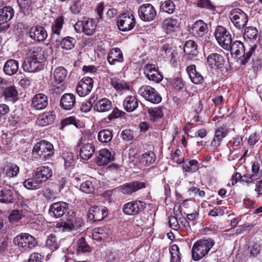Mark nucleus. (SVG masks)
Returning a JSON list of instances; mask_svg holds the SVG:
<instances>
[{"label":"nucleus","instance_id":"1","mask_svg":"<svg viewBox=\"0 0 262 262\" xmlns=\"http://www.w3.org/2000/svg\"><path fill=\"white\" fill-rule=\"evenodd\" d=\"M45 62V51L40 47L33 48L30 55L26 58L23 64L25 71L34 73L43 69Z\"/></svg>","mask_w":262,"mask_h":262},{"label":"nucleus","instance_id":"2","mask_svg":"<svg viewBox=\"0 0 262 262\" xmlns=\"http://www.w3.org/2000/svg\"><path fill=\"white\" fill-rule=\"evenodd\" d=\"M229 46L230 48L228 50L230 51L232 55H234L235 57H242L241 61V64H245L248 62L257 47L256 44L249 45L248 51L246 52L243 43L239 40L232 42Z\"/></svg>","mask_w":262,"mask_h":262},{"label":"nucleus","instance_id":"3","mask_svg":"<svg viewBox=\"0 0 262 262\" xmlns=\"http://www.w3.org/2000/svg\"><path fill=\"white\" fill-rule=\"evenodd\" d=\"M214 244L213 240L210 238L200 239L195 242L191 249L192 259L198 261L205 257Z\"/></svg>","mask_w":262,"mask_h":262},{"label":"nucleus","instance_id":"4","mask_svg":"<svg viewBox=\"0 0 262 262\" xmlns=\"http://www.w3.org/2000/svg\"><path fill=\"white\" fill-rule=\"evenodd\" d=\"M53 155V144L45 140H41L35 144L32 151V157L36 160L49 159Z\"/></svg>","mask_w":262,"mask_h":262},{"label":"nucleus","instance_id":"5","mask_svg":"<svg viewBox=\"0 0 262 262\" xmlns=\"http://www.w3.org/2000/svg\"><path fill=\"white\" fill-rule=\"evenodd\" d=\"M94 137L91 134L83 135L78 141L77 146L80 148L79 155L84 160L90 159L95 152L93 145Z\"/></svg>","mask_w":262,"mask_h":262},{"label":"nucleus","instance_id":"6","mask_svg":"<svg viewBox=\"0 0 262 262\" xmlns=\"http://www.w3.org/2000/svg\"><path fill=\"white\" fill-rule=\"evenodd\" d=\"M229 17L233 25L238 30H243L248 21V15L240 9L231 10Z\"/></svg>","mask_w":262,"mask_h":262},{"label":"nucleus","instance_id":"7","mask_svg":"<svg viewBox=\"0 0 262 262\" xmlns=\"http://www.w3.org/2000/svg\"><path fill=\"white\" fill-rule=\"evenodd\" d=\"M15 246L23 250L27 251L37 245L35 238L27 233H21L15 236L13 241Z\"/></svg>","mask_w":262,"mask_h":262},{"label":"nucleus","instance_id":"8","mask_svg":"<svg viewBox=\"0 0 262 262\" xmlns=\"http://www.w3.org/2000/svg\"><path fill=\"white\" fill-rule=\"evenodd\" d=\"M218 43L224 49L228 50L232 42L231 34L227 29L222 26H217L214 33Z\"/></svg>","mask_w":262,"mask_h":262},{"label":"nucleus","instance_id":"9","mask_svg":"<svg viewBox=\"0 0 262 262\" xmlns=\"http://www.w3.org/2000/svg\"><path fill=\"white\" fill-rule=\"evenodd\" d=\"M138 93L144 99L152 103L157 104L161 101L162 98L158 92L153 88L148 85L142 86Z\"/></svg>","mask_w":262,"mask_h":262},{"label":"nucleus","instance_id":"10","mask_svg":"<svg viewBox=\"0 0 262 262\" xmlns=\"http://www.w3.org/2000/svg\"><path fill=\"white\" fill-rule=\"evenodd\" d=\"M96 27V21L91 18L78 21L74 25L77 33L83 32L87 35H92L95 31Z\"/></svg>","mask_w":262,"mask_h":262},{"label":"nucleus","instance_id":"11","mask_svg":"<svg viewBox=\"0 0 262 262\" xmlns=\"http://www.w3.org/2000/svg\"><path fill=\"white\" fill-rule=\"evenodd\" d=\"M146 204L141 201H133L125 203L123 207V212L128 215H135L143 211Z\"/></svg>","mask_w":262,"mask_h":262},{"label":"nucleus","instance_id":"12","mask_svg":"<svg viewBox=\"0 0 262 262\" xmlns=\"http://www.w3.org/2000/svg\"><path fill=\"white\" fill-rule=\"evenodd\" d=\"M135 19L132 14L124 13L120 16L117 20V26L119 30L128 31L133 29L135 25Z\"/></svg>","mask_w":262,"mask_h":262},{"label":"nucleus","instance_id":"13","mask_svg":"<svg viewBox=\"0 0 262 262\" xmlns=\"http://www.w3.org/2000/svg\"><path fill=\"white\" fill-rule=\"evenodd\" d=\"M138 14L141 20L144 21H150L154 19L157 15L155 8L150 4L142 5L139 10Z\"/></svg>","mask_w":262,"mask_h":262},{"label":"nucleus","instance_id":"14","mask_svg":"<svg viewBox=\"0 0 262 262\" xmlns=\"http://www.w3.org/2000/svg\"><path fill=\"white\" fill-rule=\"evenodd\" d=\"M94 85V80L89 77L83 78L78 83L76 88L77 94L84 97L88 95L91 91Z\"/></svg>","mask_w":262,"mask_h":262},{"label":"nucleus","instance_id":"15","mask_svg":"<svg viewBox=\"0 0 262 262\" xmlns=\"http://www.w3.org/2000/svg\"><path fill=\"white\" fill-rule=\"evenodd\" d=\"M208 28L207 24L202 20H196L191 27L190 32L192 35L198 38H203L207 34Z\"/></svg>","mask_w":262,"mask_h":262},{"label":"nucleus","instance_id":"16","mask_svg":"<svg viewBox=\"0 0 262 262\" xmlns=\"http://www.w3.org/2000/svg\"><path fill=\"white\" fill-rule=\"evenodd\" d=\"M144 72L146 77L149 80L159 83L163 79V76L155 64H146L144 67Z\"/></svg>","mask_w":262,"mask_h":262},{"label":"nucleus","instance_id":"17","mask_svg":"<svg viewBox=\"0 0 262 262\" xmlns=\"http://www.w3.org/2000/svg\"><path fill=\"white\" fill-rule=\"evenodd\" d=\"M69 207V204L64 202H58L52 204L49 210L51 216L55 218L61 217Z\"/></svg>","mask_w":262,"mask_h":262},{"label":"nucleus","instance_id":"18","mask_svg":"<svg viewBox=\"0 0 262 262\" xmlns=\"http://www.w3.org/2000/svg\"><path fill=\"white\" fill-rule=\"evenodd\" d=\"M107 211L105 207L100 208L98 206H93L90 209L88 216L90 221L96 222L103 220L107 215Z\"/></svg>","mask_w":262,"mask_h":262},{"label":"nucleus","instance_id":"19","mask_svg":"<svg viewBox=\"0 0 262 262\" xmlns=\"http://www.w3.org/2000/svg\"><path fill=\"white\" fill-rule=\"evenodd\" d=\"M145 187L146 184L144 182L136 181L123 185L120 189L123 194L130 195Z\"/></svg>","mask_w":262,"mask_h":262},{"label":"nucleus","instance_id":"20","mask_svg":"<svg viewBox=\"0 0 262 262\" xmlns=\"http://www.w3.org/2000/svg\"><path fill=\"white\" fill-rule=\"evenodd\" d=\"M29 36L32 39L40 41L45 40L48 34L46 29L40 26H34L29 29Z\"/></svg>","mask_w":262,"mask_h":262},{"label":"nucleus","instance_id":"21","mask_svg":"<svg viewBox=\"0 0 262 262\" xmlns=\"http://www.w3.org/2000/svg\"><path fill=\"white\" fill-rule=\"evenodd\" d=\"M48 105V97L43 94H37L32 98L31 107L35 110H43Z\"/></svg>","mask_w":262,"mask_h":262},{"label":"nucleus","instance_id":"22","mask_svg":"<svg viewBox=\"0 0 262 262\" xmlns=\"http://www.w3.org/2000/svg\"><path fill=\"white\" fill-rule=\"evenodd\" d=\"M207 62L208 65L212 68L221 69L224 64L225 58L219 53H212L208 55Z\"/></svg>","mask_w":262,"mask_h":262},{"label":"nucleus","instance_id":"23","mask_svg":"<svg viewBox=\"0 0 262 262\" xmlns=\"http://www.w3.org/2000/svg\"><path fill=\"white\" fill-rule=\"evenodd\" d=\"M76 103V98L72 93L63 94L60 99V107L67 111L72 110Z\"/></svg>","mask_w":262,"mask_h":262},{"label":"nucleus","instance_id":"24","mask_svg":"<svg viewBox=\"0 0 262 262\" xmlns=\"http://www.w3.org/2000/svg\"><path fill=\"white\" fill-rule=\"evenodd\" d=\"M43 183L41 180L34 173L26 179L24 183V186L28 190H36L41 187Z\"/></svg>","mask_w":262,"mask_h":262},{"label":"nucleus","instance_id":"25","mask_svg":"<svg viewBox=\"0 0 262 262\" xmlns=\"http://www.w3.org/2000/svg\"><path fill=\"white\" fill-rule=\"evenodd\" d=\"M186 71L191 81L194 84H200L204 81L203 76L196 70L194 64H191L186 68Z\"/></svg>","mask_w":262,"mask_h":262},{"label":"nucleus","instance_id":"26","mask_svg":"<svg viewBox=\"0 0 262 262\" xmlns=\"http://www.w3.org/2000/svg\"><path fill=\"white\" fill-rule=\"evenodd\" d=\"M108 63L111 65H114L116 62H122L124 60L122 51L119 48H113L108 54L107 57Z\"/></svg>","mask_w":262,"mask_h":262},{"label":"nucleus","instance_id":"27","mask_svg":"<svg viewBox=\"0 0 262 262\" xmlns=\"http://www.w3.org/2000/svg\"><path fill=\"white\" fill-rule=\"evenodd\" d=\"M138 100L136 96H127L123 101V105L124 110L127 112H132L138 107Z\"/></svg>","mask_w":262,"mask_h":262},{"label":"nucleus","instance_id":"28","mask_svg":"<svg viewBox=\"0 0 262 262\" xmlns=\"http://www.w3.org/2000/svg\"><path fill=\"white\" fill-rule=\"evenodd\" d=\"M13 199V188L11 186L4 187L0 191V202L5 204L11 203Z\"/></svg>","mask_w":262,"mask_h":262},{"label":"nucleus","instance_id":"29","mask_svg":"<svg viewBox=\"0 0 262 262\" xmlns=\"http://www.w3.org/2000/svg\"><path fill=\"white\" fill-rule=\"evenodd\" d=\"M14 15V11L10 6H6L0 9V26L9 22Z\"/></svg>","mask_w":262,"mask_h":262},{"label":"nucleus","instance_id":"30","mask_svg":"<svg viewBox=\"0 0 262 262\" xmlns=\"http://www.w3.org/2000/svg\"><path fill=\"white\" fill-rule=\"evenodd\" d=\"M3 96L5 100L12 103L18 99V92L15 87L11 86L6 88L3 91Z\"/></svg>","mask_w":262,"mask_h":262},{"label":"nucleus","instance_id":"31","mask_svg":"<svg viewBox=\"0 0 262 262\" xmlns=\"http://www.w3.org/2000/svg\"><path fill=\"white\" fill-rule=\"evenodd\" d=\"M19 63L17 60L9 59L5 62L3 71L6 74L12 76L17 73Z\"/></svg>","mask_w":262,"mask_h":262},{"label":"nucleus","instance_id":"32","mask_svg":"<svg viewBox=\"0 0 262 262\" xmlns=\"http://www.w3.org/2000/svg\"><path fill=\"white\" fill-rule=\"evenodd\" d=\"M112 102L107 98H103L94 105V109L98 112H105L111 110L112 108Z\"/></svg>","mask_w":262,"mask_h":262},{"label":"nucleus","instance_id":"33","mask_svg":"<svg viewBox=\"0 0 262 262\" xmlns=\"http://www.w3.org/2000/svg\"><path fill=\"white\" fill-rule=\"evenodd\" d=\"M55 118L53 112H45L40 115L37 120V124L41 126H47L52 123Z\"/></svg>","mask_w":262,"mask_h":262},{"label":"nucleus","instance_id":"34","mask_svg":"<svg viewBox=\"0 0 262 262\" xmlns=\"http://www.w3.org/2000/svg\"><path fill=\"white\" fill-rule=\"evenodd\" d=\"M34 173L41 180L42 183L46 182L52 175L51 169L46 166L38 167L36 169Z\"/></svg>","mask_w":262,"mask_h":262},{"label":"nucleus","instance_id":"35","mask_svg":"<svg viewBox=\"0 0 262 262\" xmlns=\"http://www.w3.org/2000/svg\"><path fill=\"white\" fill-rule=\"evenodd\" d=\"M113 159L111 152L108 149H101L99 151L97 163L99 166L106 165L111 162Z\"/></svg>","mask_w":262,"mask_h":262},{"label":"nucleus","instance_id":"36","mask_svg":"<svg viewBox=\"0 0 262 262\" xmlns=\"http://www.w3.org/2000/svg\"><path fill=\"white\" fill-rule=\"evenodd\" d=\"M228 132L223 127L218 128L215 132L214 137L211 142V145L214 148L219 147L222 141L228 134Z\"/></svg>","mask_w":262,"mask_h":262},{"label":"nucleus","instance_id":"37","mask_svg":"<svg viewBox=\"0 0 262 262\" xmlns=\"http://www.w3.org/2000/svg\"><path fill=\"white\" fill-rule=\"evenodd\" d=\"M179 20L177 17H171L166 19L163 23V28L167 33L176 31L179 27Z\"/></svg>","mask_w":262,"mask_h":262},{"label":"nucleus","instance_id":"38","mask_svg":"<svg viewBox=\"0 0 262 262\" xmlns=\"http://www.w3.org/2000/svg\"><path fill=\"white\" fill-rule=\"evenodd\" d=\"M258 36L257 29L254 27H247L245 28L244 32V38L247 41H251L253 44L255 43Z\"/></svg>","mask_w":262,"mask_h":262},{"label":"nucleus","instance_id":"39","mask_svg":"<svg viewBox=\"0 0 262 262\" xmlns=\"http://www.w3.org/2000/svg\"><path fill=\"white\" fill-rule=\"evenodd\" d=\"M68 74L67 70L63 67H59L55 69L53 72L54 82L56 84L62 83Z\"/></svg>","mask_w":262,"mask_h":262},{"label":"nucleus","instance_id":"40","mask_svg":"<svg viewBox=\"0 0 262 262\" xmlns=\"http://www.w3.org/2000/svg\"><path fill=\"white\" fill-rule=\"evenodd\" d=\"M197 44L193 40H189L186 41L184 46V52L190 56H196L197 54Z\"/></svg>","mask_w":262,"mask_h":262},{"label":"nucleus","instance_id":"41","mask_svg":"<svg viewBox=\"0 0 262 262\" xmlns=\"http://www.w3.org/2000/svg\"><path fill=\"white\" fill-rule=\"evenodd\" d=\"M4 171L6 175L9 178L16 177L19 172V167L15 164L10 163L7 165Z\"/></svg>","mask_w":262,"mask_h":262},{"label":"nucleus","instance_id":"42","mask_svg":"<svg viewBox=\"0 0 262 262\" xmlns=\"http://www.w3.org/2000/svg\"><path fill=\"white\" fill-rule=\"evenodd\" d=\"M111 84L116 90L118 91L129 90V86L126 82L118 78H112Z\"/></svg>","mask_w":262,"mask_h":262},{"label":"nucleus","instance_id":"43","mask_svg":"<svg viewBox=\"0 0 262 262\" xmlns=\"http://www.w3.org/2000/svg\"><path fill=\"white\" fill-rule=\"evenodd\" d=\"M113 137L112 132L108 129L101 130L98 134V139L101 142H110Z\"/></svg>","mask_w":262,"mask_h":262},{"label":"nucleus","instance_id":"44","mask_svg":"<svg viewBox=\"0 0 262 262\" xmlns=\"http://www.w3.org/2000/svg\"><path fill=\"white\" fill-rule=\"evenodd\" d=\"M169 251L171 254L170 262H181V254L177 245H172L169 249Z\"/></svg>","mask_w":262,"mask_h":262},{"label":"nucleus","instance_id":"45","mask_svg":"<svg viewBox=\"0 0 262 262\" xmlns=\"http://www.w3.org/2000/svg\"><path fill=\"white\" fill-rule=\"evenodd\" d=\"M155 159L156 157L154 153L151 151H148L142 155L141 161L146 165H149L154 162Z\"/></svg>","mask_w":262,"mask_h":262},{"label":"nucleus","instance_id":"46","mask_svg":"<svg viewBox=\"0 0 262 262\" xmlns=\"http://www.w3.org/2000/svg\"><path fill=\"white\" fill-rule=\"evenodd\" d=\"M183 169L189 173L195 172L199 169V163L196 160H190L184 166Z\"/></svg>","mask_w":262,"mask_h":262},{"label":"nucleus","instance_id":"47","mask_svg":"<svg viewBox=\"0 0 262 262\" xmlns=\"http://www.w3.org/2000/svg\"><path fill=\"white\" fill-rule=\"evenodd\" d=\"M77 251L78 253L89 252L91 251L90 247L86 243L84 237L80 238L77 242Z\"/></svg>","mask_w":262,"mask_h":262},{"label":"nucleus","instance_id":"48","mask_svg":"<svg viewBox=\"0 0 262 262\" xmlns=\"http://www.w3.org/2000/svg\"><path fill=\"white\" fill-rule=\"evenodd\" d=\"M97 97L95 96L91 97L88 100L82 102L80 110L82 112H89L92 108L94 102L96 101Z\"/></svg>","mask_w":262,"mask_h":262},{"label":"nucleus","instance_id":"49","mask_svg":"<svg viewBox=\"0 0 262 262\" xmlns=\"http://www.w3.org/2000/svg\"><path fill=\"white\" fill-rule=\"evenodd\" d=\"M175 10V5L171 1H166L162 3L161 5V11L171 14Z\"/></svg>","mask_w":262,"mask_h":262},{"label":"nucleus","instance_id":"50","mask_svg":"<svg viewBox=\"0 0 262 262\" xmlns=\"http://www.w3.org/2000/svg\"><path fill=\"white\" fill-rule=\"evenodd\" d=\"M62 158L64 160L66 168L74 165V157L72 152H64L62 155Z\"/></svg>","mask_w":262,"mask_h":262},{"label":"nucleus","instance_id":"51","mask_svg":"<svg viewBox=\"0 0 262 262\" xmlns=\"http://www.w3.org/2000/svg\"><path fill=\"white\" fill-rule=\"evenodd\" d=\"M76 43L75 38L68 36L64 38L61 41V46L63 49L70 50L74 48Z\"/></svg>","mask_w":262,"mask_h":262},{"label":"nucleus","instance_id":"52","mask_svg":"<svg viewBox=\"0 0 262 262\" xmlns=\"http://www.w3.org/2000/svg\"><path fill=\"white\" fill-rule=\"evenodd\" d=\"M95 185L94 182L91 181H86L82 183L80 187V189L86 193H93L95 190Z\"/></svg>","mask_w":262,"mask_h":262},{"label":"nucleus","instance_id":"53","mask_svg":"<svg viewBox=\"0 0 262 262\" xmlns=\"http://www.w3.org/2000/svg\"><path fill=\"white\" fill-rule=\"evenodd\" d=\"M150 118L151 120L156 121L163 116V112L160 107L150 108L148 110Z\"/></svg>","mask_w":262,"mask_h":262},{"label":"nucleus","instance_id":"54","mask_svg":"<svg viewBox=\"0 0 262 262\" xmlns=\"http://www.w3.org/2000/svg\"><path fill=\"white\" fill-rule=\"evenodd\" d=\"M64 18L63 16L58 17L55 21V24L52 26V32L54 34L59 35L60 33V30L62 27L63 24Z\"/></svg>","mask_w":262,"mask_h":262},{"label":"nucleus","instance_id":"55","mask_svg":"<svg viewBox=\"0 0 262 262\" xmlns=\"http://www.w3.org/2000/svg\"><path fill=\"white\" fill-rule=\"evenodd\" d=\"M42 196L49 202H52L56 199V193L50 188H46L42 191Z\"/></svg>","mask_w":262,"mask_h":262},{"label":"nucleus","instance_id":"56","mask_svg":"<svg viewBox=\"0 0 262 262\" xmlns=\"http://www.w3.org/2000/svg\"><path fill=\"white\" fill-rule=\"evenodd\" d=\"M46 244L49 248L53 250L57 249L59 246L56 236L53 234L48 236Z\"/></svg>","mask_w":262,"mask_h":262},{"label":"nucleus","instance_id":"57","mask_svg":"<svg viewBox=\"0 0 262 262\" xmlns=\"http://www.w3.org/2000/svg\"><path fill=\"white\" fill-rule=\"evenodd\" d=\"M260 245L256 243H253L248 247L249 254L251 257H256L260 253Z\"/></svg>","mask_w":262,"mask_h":262},{"label":"nucleus","instance_id":"58","mask_svg":"<svg viewBox=\"0 0 262 262\" xmlns=\"http://www.w3.org/2000/svg\"><path fill=\"white\" fill-rule=\"evenodd\" d=\"M197 6L203 9H207L210 11H214L215 7L212 4L210 0H198Z\"/></svg>","mask_w":262,"mask_h":262},{"label":"nucleus","instance_id":"59","mask_svg":"<svg viewBox=\"0 0 262 262\" xmlns=\"http://www.w3.org/2000/svg\"><path fill=\"white\" fill-rule=\"evenodd\" d=\"M17 3L21 11L26 14L31 10V0H17Z\"/></svg>","mask_w":262,"mask_h":262},{"label":"nucleus","instance_id":"60","mask_svg":"<svg viewBox=\"0 0 262 262\" xmlns=\"http://www.w3.org/2000/svg\"><path fill=\"white\" fill-rule=\"evenodd\" d=\"M66 222L72 224L76 227L78 226V220L77 217H76V214L74 211L71 210L67 212Z\"/></svg>","mask_w":262,"mask_h":262},{"label":"nucleus","instance_id":"61","mask_svg":"<svg viewBox=\"0 0 262 262\" xmlns=\"http://www.w3.org/2000/svg\"><path fill=\"white\" fill-rule=\"evenodd\" d=\"M93 235L99 239H104L107 238L108 234V232L103 228L99 227L95 229Z\"/></svg>","mask_w":262,"mask_h":262},{"label":"nucleus","instance_id":"62","mask_svg":"<svg viewBox=\"0 0 262 262\" xmlns=\"http://www.w3.org/2000/svg\"><path fill=\"white\" fill-rule=\"evenodd\" d=\"M168 224L169 226L174 230L178 231L180 228V225L176 216H169L168 220Z\"/></svg>","mask_w":262,"mask_h":262},{"label":"nucleus","instance_id":"63","mask_svg":"<svg viewBox=\"0 0 262 262\" xmlns=\"http://www.w3.org/2000/svg\"><path fill=\"white\" fill-rule=\"evenodd\" d=\"M22 217V215L18 210H13L9 216V220L10 222L13 223L17 222Z\"/></svg>","mask_w":262,"mask_h":262},{"label":"nucleus","instance_id":"64","mask_svg":"<svg viewBox=\"0 0 262 262\" xmlns=\"http://www.w3.org/2000/svg\"><path fill=\"white\" fill-rule=\"evenodd\" d=\"M125 114V113L124 112L120 111L117 108H115L113 110L112 113L108 116L107 118L108 120H112L113 119L124 116Z\"/></svg>","mask_w":262,"mask_h":262}]
</instances>
